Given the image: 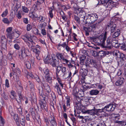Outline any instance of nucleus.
I'll use <instances>...</instances> for the list:
<instances>
[{"label": "nucleus", "instance_id": "ea45409f", "mask_svg": "<svg viewBox=\"0 0 126 126\" xmlns=\"http://www.w3.org/2000/svg\"><path fill=\"white\" fill-rule=\"evenodd\" d=\"M25 65L27 68L30 69L31 68V65L30 62L27 61L25 63Z\"/></svg>", "mask_w": 126, "mask_h": 126}, {"label": "nucleus", "instance_id": "79ce46f5", "mask_svg": "<svg viewBox=\"0 0 126 126\" xmlns=\"http://www.w3.org/2000/svg\"><path fill=\"white\" fill-rule=\"evenodd\" d=\"M16 76V78L15 79V80L17 82L18 85H21V83L19 80V76H17H17Z\"/></svg>", "mask_w": 126, "mask_h": 126}, {"label": "nucleus", "instance_id": "1a4fd4ad", "mask_svg": "<svg viewBox=\"0 0 126 126\" xmlns=\"http://www.w3.org/2000/svg\"><path fill=\"white\" fill-rule=\"evenodd\" d=\"M20 51L21 52V54H20L19 55V57L20 59L22 58H24L29 56L27 52H29V50L26 49L23 46L21 47Z\"/></svg>", "mask_w": 126, "mask_h": 126}, {"label": "nucleus", "instance_id": "5701e85b", "mask_svg": "<svg viewBox=\"0 0 126 126\" xmlns=\"http://www.w3.org/2000/svg\"><path fill=\"white\" fill-rule=\"evenodd\" d=\"M2 109L1 106L0 105V126H4L5 123L4 119L1 116L2 113Z\"/></svg>", "mask_w": 126, "mask_h": 126}, {"label": "nucleus", "instance_id": "864d4df0", "mask_svg": "<svg viewBox=\"0 0 126 126\" xmlns=\"http://www.w3.org/2000/svg\"><path fill=\"white\" fill-rule=\"evenodd\" d=\"M32 26L30 24H28L26 27L27 30L28 31H30L32 29Z\"/></svg>", "mask_w": 126, "mask_h": 126}, {"label": "nucleus", "instance_id": "aec40b11", "mask_svg": "<svg viewBox=\"0 0 126 126\" xmlns=\"http://www.w3.org/2000/svg\"><path fill=\"white\" fill-rule=\"evenodd\" d=\"M124 80L125 79L124 78H120L116 81L115 84L116 86H121L123 84Z\"/></svg>", "mask_w": 126, "mask_h": 126}, {"label": "nucleus", "instance_id": "f257e3e1", "mask_svg": "<svg viewBox=\"0 0 126 126\" xmlns=\"http://www.w3.org/2000/svg\"><path fill=\"white\" fill-rule=\"evenodd\" d=\"M42 84V87L40 86L38 88V90L39 93V95L42 99L40 102V107L43 110H44L46 111H48L47 105L46 104V96L44 94L43 89L46 96L47 97H49V94L51 91L50 87L48 84L45 83V81L40 82Z\"/></svg>", "mask_w": 126, "mask_h": 126}, {"label": "nucleus", "instance_id": "cd10ccee", "mask_svg": "<svg viewBox=\"0 0 126 126\" xmlns=\"http://www.w3.org/2000/svg\"><path fill=\"white\" fill-rule=\"evenodd\" d=\"M86 56L84 55H82L80 56V64L82 65L84 64V61L86 59Z\"/></svg>", "mask_w": 126, "mask_h": 126}, {"label": "nucleus", "instance_id": "9d476101", "mask_svg": "<svg viewBox=\"0 0 126 126\" xmlns=\"http://www.w3.org/2000/svg\"><path fill=\"white\" fill-rule=\"evenodd\" d=\"M76 11L78 16H80L82 18H85V12L83 10V8H78L76 10Z\"/></svg>", "mask_w": 126, "mask_h": 126}, {"label": "nucleus", "instance_id": "473e14b6", "mask_svg": "<svg viewBox=\"0 0 126 126\" xmlns=\"http://www.w3.org/2000/svg\"><path fill=\"white\" fill-rule=\"evenodd\" d=\"M18 86L19 87V88L17 89V93L18 94V95H22L21 93L23 90V87L21 86V85H18Z\"/></svg>", "mask_w": 126, "mask_h": 126}, {"label": "nucleus", "instance_id": "58836bf2", "mask_svg": "<svg viewBox=\"0 0 126 126\" xmlns=\"http://www.w3.org/2000/svg\"><path fill=\"white\" fill-rule=\"evenodd\" d=\"M22 9L23 11L25 13H28L29 11L28 9L25 6H22Z\"/></svg>", "mask_w": 126, "mask_h": 126}, {"label": "nucleus", "instance_id": "3c124183", "mask_svg": "<svg viewBox=\"0 0 126 126\" xmlns=\"http://www.w3.org/2000/svg\"><path fill=\"white\" fill-rule=\"evenodd\" d=\"M19 106L18 107H17V109L19 113L21 114H22V108H21V105H19Z\"/></svg>", "mask_w": 126, "mask_h": 126}, {"label": "nucleus", "instance_id": "37998d69", "mask_svg": "<svg viewBox=\"0 0 126 126\" xmlns=\"http://www.w3.org/2000/svg\"><path fill=\"white\" fill-rule=\"evenodd\" d=\"M7 42V40L5 37L2 36L1 37V43Z\"/></svg>", "mask_w": 126, "mask_h": 126}, {"label": "nucleus", "instance_id": "13d9d810", "mask_svg": "<svg viewBox=\"0 0 126 126\" xmlns=\"http://www.w3.org/2000/svg\"><path fill=\"white\" fill-rule=\"evenodd\" d=\"M31 113V115L32 116V118L34 120H35V119H36V114L35 112V111L32 112Z\"/></svg>", "mask_w": 126, "mask_h": 126}, {"label": "nucleus", "instance_id": "052dcab7", "mask_svg": "<svg viewBox=\"0 0 126 126\" xmlns=\"http://www.w3.org/2000/svg\"><path fill=\"white\" fill-rule=\"evenodd\" d=\"M51 97L53 101H54L56 99V96L54 93H52L51 94Z\"/></svg>", "mask_w": 126, "mask_h": 126}, {"label": "nucleus", "instance_id": "4468645a", "mask_svg": "<svg viewBox=\"0 0 126 126\" xmlns=\"http://www.w3.org/2000/svg\"><path fill=\"white\" fill-rule=\"evenodd\" d=\"M115 46H112L113 47H115L116 48H118L119 47H120L121 48L123 49L124 50L126 49V43H124V44H120L118 43V41L117 40V43H115Z\"/></svg>", "mask_w": 126, "mask_h": 126}, {"label": "nucleus", "instance_id": "423d86ee", "mask_svg": "<svg viewBox=\"0 0 126 126\" xmlns=\"http://www.w3.org/2000/svg\"><path fill=\"white\" fill-rule=\"evenodd\" d=\"M101 3L106 8L110 10L113 7H116V3L111 0H101Z\"/></svg>", "mask_w": 126, "mask_h": 126}, {"label": "nucleus", "instance_id": "c85d7f7f", "mask_svg": "<svg viewBox=\"0 0 126 126\" xmlns=\"http://www.w3.org/2000/svg\"><path fill=\"white\" fill-rule=\"evenodd\" d=\"M50 72L49 70L47 68L44 69L43 70V73L45 75V77L50 75Z\"/></svg>", "mask_w": 126, "mask_h": 126}, {"label": "nucleus", "instance_id": "f03ea898", "mask_svg": "<svg viewBox=\"0 0 126 126\" xmlns=\"http://www.w3.org/2000/svg\"><path fill=\"white\" fill-rule=\"evenodd\" d=\"M107 33L105 32L104 34H101L99 36L101 45L103 48L111 49L112 46H114L115 43L112 41L111 37H108L105 43V41L107 38Z\"/></svg>", "mask_w": 126, "mask_h": 126}, {"label": "nucleus", "instance_id": "774afa93", "mask_svg": "<svg viewBox=\"0 0 126 126\" xmlns=\"http://www.w3.org/2000/svg\"><path fill=\"white\" fill-rule=\"evenodd\" d=\"M5 86L7 88L9 87V80L8 79H6L5 80Z\"/></svg>", "mask_w": 126, "mask_h": 126}, {"label": "nucleus", "instance_id": "a878e982", "mask_svg": "<svg viewBox=\"0 0 126 126\" xmlns=\"http://www.w3.org/2000/svg\"><path fill=\"white\" fill-rule=\"evenodd\" d=\"M74 19L76 22L79 24L80 23V21H84V18H82L80 17H79L78 16H74Z\"/></svg>", "mask_w": 126, "mask_h": 126}, {"label": "nucleus", "instance_id": "6e6d98bb", "mask_svg": "<svg viewBox=\"0 0 126 126\" xmlns=\"http://www.w3.org/2000/svg\"><path fill=\"white\" fill-rule=\"evenodd\" d=\"M14 48L16 50H19L20 49V47L17 44H15L14 46Z\"/></svg>", "mask_w": 126, "mask_h": 126}, {"label": "nucleus", "instance_id": "7c9ffc66", "mask_svg": "<svg viewBox=\"0 0 126 126\" xmlns=\"http://www.w3.org/2000/svg\"><path fill=\"white\" fill-rule=\"evenodd\" d=\"M46 82L50 83H51L52 81V77L51 76L45 77Z\"/></svg>", "mask_w": 126, "mask_h": 126}, {"label": "nucleus", "instance_id": "ddd939ff", "mask_svg": "<svg viewBox=\"0 0 126 126\" xmlns=\"http://www.w3.org/2000/svg\"><path fill=\"white\" fill-rule=\"evenodd\" d=\"M56 56L58 59L61 61H63V62H65L66 63H67L69 62V61L67 60L64 58L62 53L58 52L56 53Z\"/></svg>", "mask_w": 126, "mask_h": 126}, {"label": "nucleus", "instance_id": "72a5a7b5", "mask_svg": "<svg viewBox=\"0 0 126 126\" xmlns=\"http://www.w3.org/2000/svg\"><path fill=\"white\" fill-rule=\"evenodd\" d=\"M81 102H75L74 104L77 109L80 110L81 109L80 107L81 106Z\"/></svg>", "mask_w": 126, "mask_h": 126}, {"label": "nucleus", "instance_id": "f3484780", "mask_svg": "<svg viewBox=\"0 0 126 126\" xmlns=\"http://www.w3.org/2000/svg\"><path fill=\"white\" fill-rule=\"evenodd\" d=\"M109 52L103 50H101L98 52V56L100 57L101 58H103L107 55H108Z\"/></svg>", "mask_w": 126, "mask_h": 126}, {"label": "nucleus", "instance_id": "4c0bfd02", "mask_svg": "<svg viewBox=\"0 0 126 126\" xmlns=\"http://www.w3.org/2000/svg\"><path fill=\"white\" fill-rule=\"evenodd\" d=\"M91 52L92 53V55L94 57H96L98 56V52H97L96 50L94 51L93 50H92L91 51Z\"/></svg>", "mask_w": 126, "mask_h": 126}, {"label": "nucleus", "instance_id": "bf43d9fd", "mask_svg": "<svg viewBox=\"0 0 126 126\" xmlns=\"http://www.w3.org/2000/svg\"><path fill=\"white\" fill-rule=\"evenodd\" d=\"M66 103L67 106H69L70 105V98L69 97H67L66 98Z\"/></svg>", "mask_w": 126, "mask_h": 126}, {"label": "nucleus", "instance_id": "412c9836", "mask_svg": "<svg viewBox=\"0 0 126 126\" xmlns=\"http://www.w3.org/2000/svg\"><path fill=\"white\" fill-rule=\"evenodd\" d=\"M13 71L14 73V75H15L16 76H19L20 75L21 72L19 69L18 67L16 68V69L13 68Z\"/></svg>", "mask_w": 126, "mask_h": 126}, {"label": "nucleus", "instance_id": "603ef678", "mask_svg": "<svg viewBox=\"0 0 126 126\" xmlns=\"http://www.w3.org/2000/svg\"><path fill=\"white\" fill-rule=\"evenodd\" d=\"M30 88L31 91L33 92L34 91V85L33 83L29 86Z\"/></svg>", "mask_w": 126, "mask_h": 126}, {"label": "nucleus", "instance_id": "6ab92c4d", "mask_svg": "<svg viewBox=\"0 0 126 126\" xmlns=\"http://www.w3.org/2000/svg\"><path fill=\"white\" fill-rule=\"evenodd\" d=\"M90 16L91 23L93 24L97 19L98 16L96 14H92L91 15H90Z\"/></svg>", "mask_w": 126, "mask_h": 126}, {"label": "nucleus", "instance_id": "680f3d73", "mask_svg": "<svg viewBox=\"0 0 126 126\" xmlns=\"http://www.w3.org/2000/svg\"><path fill=\"white\" fill-rule=\"evenodd\" d=\"M55 120V117L54 116H52L50 117H49V121L50 122Z\"/></svg>", "mask_w": 126, "mask_h": 126}, {"label": "nucleus", "instance_id": "0eeeda50", "mask_svg": "<svg viewBox=\"0 0 126 126\" xmlns=\"http://www.w3.org/2000/svg\"><path fill=\"white\" fill-rule=\"evenodd\" d=\"M87 111L89 114L90 115H96L98 116L100 115V113H101L102 112H105L104 108L102 109H96L94 107H93L92 109L89 110Z\"/></svg>", "mask_w": 126, "mask_h": 126}, {"label": "nucleus", "instance_id": "7ed1b4c3", "mask_svg": "<svg viewBox=\"0 0 126 126\" xmlns=\"http://www.w3.org/2000/svg\"><path fill=\"white\" fill-rule=\"evenodd\" d=\"M108 27L110 28V32L111 36L109 37L111 38L112 41L115 43H117V40L116 38L120 33V30L117 29L116 30V25L112 21H110L108 24Z\"/></svg>", "mask_w": 126, "mask_h": 126}, {"label": "nucleus", "instance_id": "6e6552de", "mask_svg": "<svg viewBox=\"0 0 126 126\" xmlns=\"http://www.w3.org/2000/svg\"><path fill=\"white\" fill-rule=\"evenodd\" d=\"M58 80L60 86L57 83H56L54 86V87L57 89L58 94L59 95H61L63 93L62 92V90L63 88V84L59 79H58Z\"/></svg>", "mask_w": 126, "mask_h": 126}, {"label": "nucleus", "instance_id": "bb28decb", "mask_svg": "<svg viewBox=\"0 0 126 126\" xmlns=\"http://www.w3.org/2000/svg\"><path fill=\"white\" fill-rule=\"evenodd\" d=\"M99 92L97 90H93L90 91V93L91 95H96L98 94Z\"/></svg>", "mask_w": 126, "mask_h": 126}, {"label": "nucleus", "instance_id": "20e7f679", "mask_svg": "<svg viewBox=\"0 0 126 126\" xmlns=\"http://www.w3.org/2000/svg\"><path fill=\"white\" fill-rule=\"evenodd\" d=\"M44 59V62L45 64H49L53 67H55V66L58 64L59 61L53 58V57L50 55L45 56Z\"/></svg>", "mask_w": 126, "mask_h": 126}, {"label": "nucleus", "instance_id": "c9c22d12", "mask_svg": "<svg viewBox=\"0 0 126 126\" xmlns=\"http://www.w3.org/2000/svg\"><path fill=\"white\" fill-rule=\"evenodd\" d=\"M19 96V98L18 99H16V100L17 101L19 105H21V99H22V95H18Z\"/></svg>", "mask_w": 126, "mask_h": 126}, {"label": "nucleus", "instance_id": "0e129e2a", "mask_svg": "<svg viewBox=\"0 0 126 126\" xmlns=\"http://www.w3.org/2000/svg\"><path fill=\"white\" fill-rule=\"evenodd\" d=\"M50 123L51 125V126H54V125H55V124L56 125L57 124L56 121L55 120L51 122H50Z\"/></svg>", "mask_w": 126, "mask_h": 126}, {"label": "nucleus", "instance_id": "c03bdc74", "mask_svg": "<svg viewBox=\"0 0 126 126\" xmlns=\"http://www.w3.org/2000/svg\"><path fill=\"white\" fill-rule=\"evenodd\" d=\"M16 17L18 19H20L22 17V16L21 15V13L20 11H18L16 15Z\"/></svg>", "mask_w": 126, "mask_h": 126}, {"label": "nucleus", "instance_id": "de8ad7c7", "mask_svg": "<svg viewBox=\"0 0 126 126\" xmlns=\"http://www.w3.org/2000/svg\"><path fill=\"white\" fill-rule=\"evenodd\" d=\"M33 79H35L37 81L38 83L40 82V79L39 77L37 75H35L33 77Z\"/></svg>", "mask_w": 126, "mask_h": 126}, {"label": "nucleus", "instance_id": "b1692460", "mask_svg": "<svg viewBox=\"0 0 126 126\" xmlns=\"http://www.w3.org/2000/svg\"><path fill=\"white\" fill-rule=\"evenodd\" d=\"M89 67H93L95 68H97V65L95 60L93 59L90 60V64Z\"/></svg>", "mask_w": 126, "mask_h": 126}, {"label": "nucleus", "instance_id": "09e8293b", "mask_svg": "<svg viewBox=\"0 0 126 126\" xmlns=\"http://www.w3.org/2000/svg\"><path fill=\"white\" fill-rule=\"evenodd\" d=\"M2 21L4 23L6 24H9L10 21L7 18H3L2 19Z\"/></svg>", "mask_w": 126, "mask_h": 126}, {"label": "nucleus", "instance_id": "2eb2a0df", "mask_svg": "<svg viewBox=\"0 0 126 126\" xmlns=\"http://www.w3.org/2000/svg\"><path fill=\"white\" fill-rule=\"evenodd\" d=\"M12 39L13 38H18L21 34V32L17 30H16L14 32H12Z\"/></svg>", "mask_w": 126, "mask_h": 126}, {"label": "nucleus", "instance_id": "39448f33", "mask_svg": "<svg viewBox=\"0 0 126 126\" xmlns=\"http://www.w3.org/2000/svg\"><path fill=\"white\" fill-rule=\"evenodd\" d=\"M113 54L119 58L118 60V65L120 66H122L125 62L126 56L123 53H120L119 52L118 53L114 52Z\"/></svg>", "mask_w": 126, "mask_h": 126}, {"label": "nucleus", "instance_id": "f8f14e48", "mask_svg": "<svg viewBox=\"0 0 126 126\" xmlns=\"http://www.w3.org/2000/svg\"><path fill=\"white\" fill-rule=\"evenodd\" d=\"M115 106L112 104H110L105 106L104 107L105 112L111 111H113L115 109Z\"/></svg>", "mask_w": 126, "mask_h": 126}, {"label": "nucleus", "instance_id": "a211bd4d", "mask_svg": "<svg viewBox=\"0 0 126 126\" xmlns=\"http://www.w3.org/2000/svg\"><path fill=\"white\" fill-rule=\"evenodd\" d=\"M1 52H3L4 53L7 52V42L1 43Z\"/></svg>", "mask_w": 126, "mask_h": 126}, {"label": "nucleus", "instance_id": "e433bc0d", "mask_svg": "<svg viewBox=\"0 0 126 126\" xmlns=\"http://www.w3.org/2000/svg\"><path fill=\"white\" fill-rule=\"evenodd\" d=\"M32 50L35 53V55H39L40 52V50H38L36 48H32Z\"/></svg>", "mask_w": 126, "mask_h": 126}, {"label": "nucleus", "instance_id": "dca6fc26", "mask_svg": "<svg viewBox=\"0 0 126 126\" xmlns=\"http://www.w3.org/2000/svg\"><path fill=\"white\" fill-rule=\"evenodd\" d=\"M59 61L58 62V64L57 65H56L55 66V67H56L58 68H60V70H61V72L63 74V76H65L66 75V74H67L68 72V71H66V68L65 67H62V66L59 65Z\"/></svg>", "mask_w": 126, "mask_h": 126}, {"label": "nucleus", "instance_id": "4d7b16f0", "mask_svg": "<svg viewBox=\"0 0 126 126\" xmlns=\"http://www.w3.org/2000/svg\"><path fill=\"white\" fill-rule=\"evenodd\" d=\"M51 10H50L49 13V15L50 17L51 18H52L53 16V14L52 13V11L53 9H52V8H51Z\"/></svg>", "mask_w": 126, "mask_h": 126}, {"label": "nucleus", "instance_id": "c756f323", "mask_svg": "<svg viewBox=\"0 0 126 126\" xmlns=\"http://www.w3.org/2000/svg\"><path fill=\"white\" fill-rule=\"evenodd\" d=\"M14 116V118L16 122V124L18 126L19 125V118L18 115L17 114H15L13 116Z\"/></svg>", "mask_w": 126, "mask_h": 126}, {"label": "nucleus", "instance_id": "f704fd0d", "mask_svg": "<svg viewBox=\"0 0 126 126\" xmlns=\"http://www.w3.org/2000/svg\"><path fill=\"white\" fill-rule=\"evenodd\" d=\"M83 30L85 31V35L86 36H88L89 35V32H90L89 30V29L88 27H85L84 26L83 27Z\"/></svg>", "mask_w": 126, "mask_h": 126}, {"label": "nucleus", "instance_id": "5fc2aeb1", "mask_svg": "<svg viewBox=\"0 0 126 126\" xmlns=\"http://www.w3.org/2000/svg\"><path fill=\"white\" fill-rule=\"evenodd\" d=\"M1 95L3 96V97L6 100H8V96L5 94L4 91L2 94H1Z\"/></svg>", "mask_w": 126, "mask_h": 126}, {"label": "nucleus", "instance_id": "393cba45", "mask_svg": "<svg viewBox=\"0 0 126 126\" xmlns=\"http://www.w3.org/2000/svg\"><path fill=\"white\" fill-rule=\"evenodd\" d=\"M26 121L25 117L22 115H21L20 118V124L23 126L25 125Z\"/></svg>", "mask_w": 126, "mask_h": 126}, {"label": "nucleus", "instance_id": "49530a36", "mask_svg": "<svg viewBox=\"0 0 126 126\" xmlns=\"http://www.w3.org/2000/svg\"><path fill=\"white\" fill-rule=\"evenodd\" d=\"M75 96L76 99H75V102H81V98H80L79 97L77 96V95H75Z\"/></svg>", "mask_w": 126, "mask_h": 126}, {"label": "nucleus", "instance_id": "9b49d317", "mask_svg": "<svg viewBox=\"0 0 126 126\" xmlns=\"http://www.w3.org/2000/svg\"><path fill=\"white\" fill-rule=\"evenodd\" d=\"M12 27H9L7 28L6 30V32L7 33L6 34V36L8 38H9L10 40H9V42H11V39H12Z\"/></svg>", "mask_w": 126, "mask_h": 126}, {"label": "nucleus", "instance_id": "69168bd1", "mask_svg": "<svg viewBox=\"0 0 126 126\" xmlns=\"http://www.w3.org/2000/svg\"><path fill=\"white\" fill-rule=\"evenodd\" d=\"M23 21L25 24H28L29 23V20L27 18H23Z\"/></svg>", "mask_w": 126, "mask_h": 126}, {"label": "nucleus", "instance_id": "e2e57ef3", "mask_svg": "<svg viewBox=\"0 0 126 126\" xmlns=\"http://www.w3.org/2000/svg\"><path fill=\"white\" fill-rule=\"evenodd\" d=\"M124 121H120L116 120L115 121V123H118L120 125H122L123 123L124 122Z\"/></svg>", "mask_w": 126, "mask_h": 126}, {"label": "nucleus", "instance_id": "a18cd8bd", "mask_svg": "<svg viewBox=\"0 0 126 126\" xmlns=\"http://www.w3.org/2000/svg\"><path fill=\"white\" fill-rule=\"evenodd\" d=\"M8 14V11L7 9H6L1 14V16L2 17H4L6 16Z\"/></svg>", "mask_w": 126, "mask_h": 126}, {"label": "nucleus", "instance_id": "2f4dec72", "mask_svg": "<svg viewBox=\"0 0 126 126\" xmlns=\"http://www.w3.org/2000/svg\"><path fill=\"white\" fill-rule=\"evenodd\" d=\"M9 111L11 116L15 115V110L12 107L10 106L9 108Z\"/></svg>", "mask_w": 126, "mask_h": 126}, {"label": "nucleus", "instance_id": "4be33fe9", "mask_svg": "<svg viewBox=\"0 0 126 126\" xmlns=\"http://www.w3.org/2000/svg\"><path fill=\"white\" fill-rule=\"evenodd\" d=\"M60 68L57 67L56 69V74L57 77H63L64 78V76H63V74L62 72H60Z\"/></svg>", "mask_w": 126, "mask_h": 126}, {"label": "nucleus", "instance_id": "8fccbe9b", "mask_svg": "<svg viewBox=\"0 0 126 126\" xmlns=\"http://www.w3.org/2000/svg\"><path fill=\"white\" fill-rule=\"evenodd\" d=\"M94 42L97 43L98 45H101V43H100V41L99 37L98 38H95L94 40Z\"/></svg>", "mask_w": 126, "mask_h": 126}, {"label": "nucleus", "instance_id": "a19ab883", "mask_svg": "<svg viewBox=\"0 0 126 126\" xmlns=\"http://www.w3.org/2000/svg\"><path fill=\"white\" fill-rule=\"evenodd\" d=\"M68 73L67 74H66V75L65 76H64V78H68L69 79H71L72 78L71 73V72H69V71H68Z\"/></svg>", "mask_w": 126, "mask_h": 126}, {"label": "nucleus", "instance_id": "338daca9", "mask_svg": "<svg viewBox=\"0 0 126 126\" xmlns=\"http://www.w3.org/2000/svg\"><path fill=\"white\" fill-rule=\"evenodd\" d=\"M11 94L14 97H15L16 96V93L14 91H12L11 92Z\"/></svg>", "mask_w": 126, "mask_h": 126}]
</instances>
